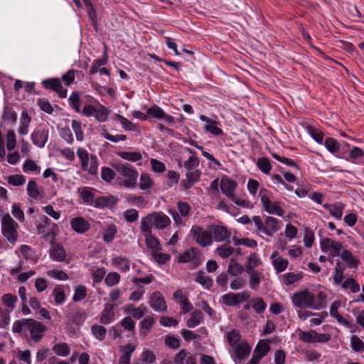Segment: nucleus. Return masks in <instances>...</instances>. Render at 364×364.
<instances>
[{"label":"nucleus","mask_w":364,"mask_h":364,"mask_svg":"<svg viewBox=\"0 0 364 364\" xmlns=\"http://www.w3.org/2000/svg\"><path fill=\"white\" fill-rule=\"evenodd\" d=\"M114 316L113 306L107 304L101 314L100 321L102 324H108L112 321Z\"/></svg>","instance_id":"obj_22"},{"label":"nucleus","mask_w":364,"mask_h":364,"mask_svg":"<svg viewBox=\"0 0 364 364\" xmlns=\"http://www.w3.org/2000/svg\"><path fill=\"white\" fill-rule=\"evenodd\" d=\"M69 102L76 112H80L81 100L77 92H73L69 97Z\"/></svg>","instance_id":"obj_52"},{"label":"nucleus","mask_w":364,"mask_h":364,"mask_svg":"<svg viewBox=\"0 0 364 364\" xmlns=\"http://www.w3.org/2000/svg\"><path fill=\"white\" fill-rule=\"evenodd\" d=\"M20 251L26 259H32L35 262H37L38 257L33 256V252L29 246L26 245H21L20 247Z\"/></svg>","instance_id":"obj_59"},{"label":"nucleus","mask_w":364,"mask_h":364,"mask_svg":"<svg viewBox=\"0 0 364 364\" xmlns=\"http://www.w3.org/2000/svg\"><path fill=\"white\" fill-rule=\"evenodd\" d=\"M26 182V178L23 175L15 174L9 176L8 183L14 186H22Z\"/></svg>","instance_id":"obj_55"},{"label":"nucleus","mask_w":364,"mask_h":364,"mask_svg":"<svg viewBox=\"0 0 364 364\" xmlns=\"http://www.w3.org/2000/svg\"><path fill=\"white\" fill-rule=\"evenodd\" d=\"M235 350V356L237 359L244 360L250 353L251 348L248 345H238L234 347Z\"/></svg>","instance_id":"obj_32"},{"label":"nucleus","mask_w":364,"mask_h":364,"mask_svg":"<svg viewBox=\"0 0 364 364\" xmlns=\"http://www.w3.org/2000/svg\"><path fill=\"white\" fill-rule=\"evenodd\" d=\"M236 186L237 183L229 178H223L221 180V191L229 198H233L234 191Z\"/></svg>","instance_id":"obj_14"},{"label":"nucleus","mask_w":364,"mask_h":364,"mask_svg":"<svg viewBox=\"0 0 364 364\" xmlns=\"http://www.w3.org/2000/svg\"><path fill=\"white\" fill-rule=\"evenodd\" d=\"M117 155L124 160L136 162L141 159V154L136 151H120Z\"/></svg>","instance_id":"obj_33"},{"label":"nucleus","mask_w":364,"mask_h":364,"mask_svg":"<svg viewBox=\"0 0 364 364\" xmlns=\"http://www.w3.org/2000/svg\"><path fill=\"white\" fill-rule=\"evenodd\" d=\"M18 224L12 219L9 214H6L1 220V231L3 235L7 240L11 243H14L17 240Z\"/></svg>","instance_id":"obj_3"},{"label":"nucleus","mask_w":364,"mask_h":364,"mask_svg":"<svg viewBox=\"0 0 364 364\" xmlns=\"http://www.w3.org/2000/svg\"><path fill=\"white\" fill-rule=\"evenodd\" d=\"M48 138V131L36 130L31 135V139L33 144L39 148H42L45 146Z\"/></svg>","instance_id":"obj_18"},{"label":"nucleus","mask_w":364,"mask_h":364,"mask_svg":"<svg viewBox=\"0 0 364 364\" xmlns=\"http://www.w3.org/2000/svg\"><path fill=\"white\" fill-rule=\"evenodd\" d=\"M343 289H350L351 292L358 293L360 291V286L353 278H348L343 284Z\"/></svg>","instance_id":"obj_44"},{"label":"nucleus","mask_w":364,"mask_h":364,"mask_svg":"<svg viewBox=\"0 0 364 364\" xmlns=\"http://www.w3.org/2000/svg\"><path fill=\"white\" fill-rule=\"evenodd\" d=\"M53 296L55 298V302L58 304H63L65 300L64 290L60 287H55L53 291Z\"/></svg>","instance_id":"obj_48"},{"label":"nucleus","mask_w":364,"mask_h":364,"mask_svg":"<svg viewBox=\"0 0 364 364\" xmlns=\"http://www.w3.org/2000/svg\"><path fill=\"white\" fill-rule=\"evenodd\" d=\"M116 171L125 178L123 185L127 188H134L136 184L138 172L129 164L117 163L114 166Z\"/></svg>","instance_id":"obj_2"},{"label":"nucleus","mask_w":364,"mask_h":364,"mask_svg":"<svg viewBox=\"0 0 364 364\" xmlns=\"http://www.w3.org/2000/svg\"><path fill=\"white\" fill-rule=\"evenodd\" d=\"M250 274V285L252 289H257L260 283V274L257 271L247 272Z\"/></svg>","instance_id":"obj_47"},{"label":"nucleus","mask_w":364,"mask_h":364,"mask_svg":"<svg viewBox=\"0 0 364 364\" xmlns=\"http://www.w3.org/2000/svg\"><path fill=\"white\" fill-rule=\"evenodd\" d=\"M193 239L202 247H208L213 244L211 230H205L200 226H193L191 230Z\"/></svg>","instance_id":"obj_5"},{"label":"nucleus","mask_w":364,"mask_h":364,"mask_svg":"<svg viewBox=\"0 0 364 364\" xmlns=\"http://www.w3.org/2000/svg\"><path fill=\"white\" fill-rule=\"evenodd\" d=\"M341 257L343 261L348 263V267L350 268L356 267L358 260H357L350 250H343L341 254Z\"/></svg>","instance_id":"obj_35"},{"label":"nucleus","mask_w":364,"mask_h":364,"mask_svg":"<svg viewBox=\"0 0 364 364\" xmlns=\"http://www.w3.org/2000/svg\"><path fill=\"white\" fill-rule=\"evenodd\" d=\"M141 232L145 237L146 245L148 248H150L154 252H159L161 250L159 240L152 235L151 230L144 223H143V228H140Z\"/></svg>","instance_id":"obj_9"},{"label":"nucleus","mask_w":364,"mask_h":364,"mask_svg":"<svg viewBox=\"0 0 364 364\" xmlns=\"http://www.w3.org/2000/svg\"><path fill=\"white\" fill-rule=\"evenodd\" d=\"M222 299L223 303L229 306H234L240 304V301L237 300L236 294L232 293L223 295Z\"/></svg>","instance_id":"obj_58"},{"label":"nucleus","mask_w":364,"mask_h":364,"mask_svg":"<svg viewBox=\"0 0 364 364\" xmlns=\"http://www.w3.org/2000/svg\"><path fill=\"white\" fill-rule=\"evenodd\" d=\"M70 225L73 230L81 234L87 231L90 228V223L82 217L73 218Z\"/></svg>","instance_id":"obj_16"},{"label":"nucleus","mask_w":364,"mask_h":364,"mask_svg":"<svg viewBox=\"0 0 364 364\" xmlns=\"http://www.w3.org/2000/svg\"><path fill=\"white\" fill-rule=\"evenodd\" d=\"M1 301L9 309L8 311H10L14 309L17 297L11 294H5L1 297Z\"/></svg>","instance_id":"obj_37"},{"label":"nucleus","mask_w":364,"mask_h":364,"mask_svg":"<svg viewBox=\"0 0 364 364\" xmlns=\"http://www.w3.org/2000/svg\"><path fill=\"white\" fill-rule=\"evenodd\" d=\"M259 169L265 174L269 173L272 166L268 159L262 157L258 159L257 163Z\"/></svg>","instance_id":"obj_43"},{"label":"nucleus","mask_w":364,"mask_h":364,"mask_svg":"<svg viewBox=\"0 0 364 364\" xmlns=\"http://www.w3.org/2000/svg\"><path fill=\"white\" fill-rule=\"evenodd\" d=\"M50 255L52 259L60 262L63 261L66 256L65 250L59 245L53 247L50 250Z\"/></svg>","instance_id":"obj_25"},{"label":"nucleus","mask_w":364,"mask_h":364,"mask_svg":"<svg viewBox=\"0 0 364 364\" xmlns=\"http://www.w3.org/2000/svg\"><path fill=\"white\" fill-rule=\"evenodd\" d=\"M117 198L113 196L98 197L95 200L94 206L97 208H104L109 205H114Z\"/></svg>","instance_id":"obj_20"},{"label":"nucleus","mask_w":364,"mask_h":364,"mask_svg":"<svg viewBox=\"0 0 364 364\" xmlns=\"http://www.w3.org/2000/svg\"><path fill=\"white\" fill-rule=\"evenodd\" d=\"M120 279V276L117 272H110L105 277V282L109 287H112L117 284Z\"/></svg>","instance_id":"obj_64"},{"label":"nucleus","mask_w":364,"mask_h":364,"mask_svg":"<svg viewBox=\"0 0 364 364\" xmlns=\"http://www.w3.org/2000/svg\"><path fill=\"white\" fill-rule=\"evenodd\" d=\"M52 350L54 353L59 356H67L70 354V348L65 343H60L55 344Z\"/></svg>","instance_id":"obj_38"},{"label":"nucleus","mask_w":364,"mask_h":364,"mask_svg":"<svg viewBox=\"0 0 364 364\" xmlns=\"http://www.w3.org/2000/svg\"><path fill=\"white\" fill-rule=\"evenodd\" d=\"M240 334L237 330L233 329L228 334V341L233 348L240 345Z\"/></svg>","instance_id":"obj_45"},{"label":"nucleus","mask_w":364,"mask_h":364,"mask_svg":"<svg viewBox=\"0 0 364 364\" xmlns=\"http://www.w3.org/2000/svg\"><path fill=\"white\" fill-rule=\"evenodd\" d=\"M200 119L203 122H206V124L205 126V130L207 132H210L215 136H219L223 134L222 129L217 127V122L215 121L212 120L204 115H201L200 117Z\"/></svg>","instance_id":"obj_19"},{"label":"nucleus","mask_w":364,"mask_h":364,"mask_svg":"<svg viewBox=\"0 0 364 364\" xmlns=\"http://www.w3.org/2000/svg\"><path fill=\"white\" fill-rule=\"evenodd\" d=\"M107 62V55L106 53L103 55V57L100 59L96 60L94 62L93 65L92 66L90 73L91 75H93L99 71L100 70V67L105 65Z\"/></svg>","instance_id":"obj_54"},{"label":"nucleus","mask_w":364,"mask_h":364,"mask_svg":"<svg viewBox=\"0 0 364 364\" xmlns=\"http://www.w3.org/2000/svg\"><path fill=\"white\" fill-rule=\"evenodd\" d=\"M213 237L216 242H230V232L226 227L222 225H211Z\"/></svg>","instance_id":"obj_11"},{"label":"nucleus","mask_w":364,"mask_h":364,"mask_svg":"<svg viewBox=\"0 0 364 364\" xmlns=\"http://www.w3.org/2000/svg\"><path fill=\"white\" fill-rule=\"evenodd\" d=\"M203 314L199 310H195L191 314V317L187 321V326L189 328H194L198 326L203 320Z\"/></svg>","instance_id":"obj_27"},{"label":"nucleus","mask_w":364,"mask_h":364,"mask_svg":"<svg viewBox=\"0 0 364 364\" xmlns=\"http://www.w3.org/2000/svg\"><path fill=\"white\" fill-rule=\"evenodd\" d=\"M27 323H28L27 330L29 331L31 338L36 342H39L44 336L47 329L46 326L31 318Z\"/></svg>","instance_id":"obj_7"},{"label":"nucleus","mask_w":364,"mask_h":364,"mask_svg":"<svg viewBox=\"0 0 364 364\" xmlns=\"http://www.w3.org/2000/svg\"><path fill=\"white\" fill-rule=\"evenodd\" d=\"M2 118L4 120L15 123L16 121L17 115L15 112L12 109V108L6 107L4 109V113L2 115Z\"/></svg>","instance_id":"obj_53"},{"label":"nucleus","mask_w":364,"mask_h":364,"mask_svg":"<svg viewBox=\"0 0 364 364\" xmlns=\"http://www.w3.org/2000/svg\"><path fill=\"white\" fill-rule=\"evenodd\" d=\"M113 263L123 272H126L129 269V261L124 257H118L113 260Z\"/></svg>","instance_id":"obj_60"},{"label":"nucleus","mask_w":364,"mask_h":364,"mask_svg":"<svg viewBox=\"0 0 364 364\" xmlns=\"http://www.w3.org/2000/svg\"><path fill=\"white\" fill-rule=\"evenodd\" d=\"M117 233V228L114 225H109L106 230L105 234L103 235V240L105 242H112Z\"/></svg>","instance_id":"obj_49"},{"label":"nucleus","mask_w":364,"mask_h":364,"mask_svg":"<svg viewBox=\"0 0 364 364\" xmlns=\"http://www.w3.org/2000/svg\"><path fill=\"white\" fill-rule=\"evenodd\" d=\"M316 332L311 331L309 332L301 331L299 333V338L304 342L314 343L316 342Z\"/></svg>","instance_id":"obj_56"},{"label":"nucleus","mask_w":364,"mask_h":364,"mask_svg":"<svg viewBox=\"0 0 364 364\" xmlns=\"http://www.w3.org/2000/svg\"><path fill=\"white\" fill-rule=\"evenodd\" d=\"M280 228L279 222L275 218L267 216L264 220V233L268 236H272Z\"/></svg>","instance_id":"obj_15"},{"label":"nucleus","mask_w":364,"mask_h":364,"mask_svg":"<svg viewBox=\"0 0 364 364\" xmlns=\"http://www.w3.org/2000/svg\"><path fill=\"white\" fill-rule=\"evenodd\" d=\"M144 223L150 228V230L152 228L164 230L170 225L171 220L167 215L161 212H153L141 218L140 228H143Z\"/></svg>","instance_id":"obj_1"},{"label":"nucleus","mask_w":364,"mask_h":364,"mask_svg":"<svg viewBox=\"0 0 364 364\" xmlns=\"http://www.w3.org/2000/svg\"><path fill=\"white\" fill-rule=\"evenodd\" d=\"M277 252H274L271 256L272 259V264L277 272L284 271L288 266V260L282 257H277Z\"/></svg>","instance_id":"obj_23"},{"label":"nucleus","mask_w":364,"mask_h":364,"mask_svg":"<svg viewBox=\"0 0 364 364\" xmlns=\"http://www.w3.org/2000/svg\"><path fill=\"white\" fill-rule=\"evenodd\" d=\"M262 264L261 260L256 253L251 254L247 259V263L245 266L246 272H252L255 269Z\"/></svg>","instance_id":"obj_26"},{"label":"nucleus","mask_w":364,"mask_h":364,"mask_svg":"<svg viewBox=\"0 0 364 364\" xmlns=\"http://www.w3.org/2000/svg\"><path fill=\"white\" fill-rule=\"evenodd\" d=\"M200 172L198 169L188 170L186 173V180L183 182V188L189 189L200 178Z\"/></svg>","instance_id":"obj_21"},{"label":"nucleus","mask_w":364,"mask_h":364,"mask_svg":"<svg viewBox=\"0 0 364 364\" xmlns=\"http://www.w3.org/2000/svg\"><path fill=\"white\" fill-rule=\"evenodd\" d=\"M308 132L312 138L318 144L323 143V134L321 131L316 129L313 126L307 127Z\"/></svg>","instance_id":"obj_46"},{"label":"nucleus","mask_w":364,"mask_h":364,"mask_svg":"<svg viewBox=\"0 0 364 364\" xmlns=\"http://www.w3.org/2000/svg\"><path fill=\"white\" fill-rule=\"evenodd\" d=\"M28 321H30V319L23 318L16 321L13 324L12 331L19 333L22 331L23 328L27 329L28 325Z\"/></svg>","instance_id":"obj_57"},{"label":"nucleus","mask_w":364,"mask_h":364,"mask_svg":"<svg viewBox=\"0 0 364 364\" xmlns=\"http://www.w3.org/2000/svg\"><path fill=\"white\" fill-rule=\"evenodd\" d=\"M200 257V251L197 248L192 247L186 250L178 256V262L186 263L193 260H198Z\"/></svg>","instance_id":"obj_17"},{"label":"nucleus","mask_w":364,"mask_h":364,"mask_svg":"<svg viewBox=\"0 0 364 364\" xmlns=\"http://www.w3.org/2000/svg\"><path fill=\"white\" fill-rule=\"evenodd\" d=\"M244 270V267L237 262L235 259H230L228 272L232 276H237L242 273Z\"/></svg>","instance_id":"obj_30"},{"label":"nucleus","mask_w":364,"mask_h":364,"mask_svg":"<svg viewBox=\"0 0 364 364\" xmlns=\"http://www.w3.org/2000/svg\"><path fill=\"white\" fill-rule=\"evenodd\" d=\"M196 282L200 283L201 285L205 287L206 288H210L213 284V280L210 277L205 276V272L202 270H200L197 272Z\"/></svg>","instance_id":"obj_40"},{"label":"nucleus","mask_w":364,"mask_h":364,"mask_svg":"<svg viewBox=\"0 0 364 364\" xmlns=\"http://www.w3.org/2000/svg\"><path fill=\"white\" fill-rule=\"evenodd\" d=\"M351 347L355 351H364V343L355 335L351 336Z\"/></svg>","instance_id":"obj_61"},{"label":"nucleus","mask_w":364,"mask_h":364,"mask_svg":"<svg viewBox=\"0 0 364 364\" xmlns=\"http://www.w3.org/2000/svg\"><path fill=\"white\" fill-rule=\"evenodd\" d=\"M155 323V320L151 316H146L145 317L141 322V330H140V334L143 336H146L148 334L149 330L153 326V325Z\"/></svg>","instance_id":"obj_28"},{"label":"nucleus","mask_w":364,"mask_h":364,"mask_svg":"<svg viewBox=\"0 0 364 364\" xmlns=\"http://www.w3.org/2000/svg\"><path fill=\"white\" fill-rule=\"evenodd\" d=\"M291 300L294 305L299 308H309L316 309H320L321 308V304L317 306H315V296L312 293L308 291L307 290L294 294Z\"/></svg>","instance_id":"obj_4"},{"label":"nucleus","mask_w":364,"mask_h":364,"mask_svg":"<svg viewBox=\"0 0 364 364\" xmlns=\"http://www.w3.org/2000/svg\"><path fill=\"white\" fill-rule=\"evenodd\" d=\"M109 114V110H108L105 106L100 105L96 107L95 117L98 122H103L107 119Z\"/></svg>","instance_id":"obj_36"},{"label":"nucleus","mask_w":364,"mask_h":364,"mask_svg":"<svg viewBox=\"0 0 364 364\" xmlns=\"http://www.w3.org/2000/svg\"><path fill=\"white\" fill-rule=\"evenodd\" d=\"M261 202L264 210L269 214L283 216L285 213L284 210L279 206V202H272L266 195L261 196Z\"/></svg>","instance_id":"obj_8"},{"label":"nucleus","mask_w":364,"mask_h":364,"mask_svg":"<svg viewBox=\"0 0 364 364\" xmlns=\"http://www.w3.org/2000/svg\"><path fill=\"white\" fill-rule=\"evenodd\" d=\"M80 195L83 202L87 204H92L95 202V194L89 188H82Z\"/></svg>","instance_id":"obj_39"},{"label":"nucleus","mask_w":364,"mask_h":364,"mask_svg":"<svg viewBox=\"0 0 364 364\" xmlns=\"http://www.w3.org/2000/svg\"><path fill=\"white\" fill-rule=\"evenodd\" d=\"M324 145L328 151L335 154L340 150V144L338 142L331 137H328L325 140Z\"/></svg>","instance_id":"obj_41"},{"label":"nucleus","mask_w":364,"mask_h":364,"mask_svg":"<svg viewBox=\"0 0 364 364\" xmlns=\"http://www.w3.org/2000/svg\"><path fill=\"white\" fill-rule=\"evenodd\" d=\"M302 277V274H294L292 272L287 273L284 275V281L286 285H291Z\"/></svg>","instance_id":"obj_62"},{"label":"nucleus","mask_w":364,"mask_h":364,"mask_svg":"<svg viewBox=\"0 0 364 364\" xmlns=\"http://www.w3.org/2000/svg\"><path fill=\"white\" fill-rule=\"evenodd\" d=\"M269 341H264V340L260 341L257 343V345L254 350V353L257 355H259L262 358H263L264 355H266L270 349L269 346Z\"/></svg>","instance_id":"obj_34"},{"label":"nucleus","mask_w":364,"mask_h":364,"mask_svg":"<svg viewBox=\"0 0 364 364\" xmlns=\"http://www.w3.org/2000/svg\"><path fill=\"white\" fill-rule=\"evenodd\" d=\"M31 120V117L28 116V113L26 111L23 112L21 117V125L18 130L20 134L24 135L28 133V127Z\"/></svg>","instance_id":"obj_31"},{"label":"nucleus","mask_w":364,"mask_h":364,"mask_svg":"<svg viewBox=\"0 0 364 364\" xmlns=\"http://www.w3.org/2000/svg\"><path fill=\"white\" fill-rule=\"evenodd\" d=\"M91 330L92 334L97 339L100 341H102L105 339L107 331L104 326L95 324L92 326Z\"/></svg>","instance_id":"obj_42"},{"label":"nucleus","mask_w":364,"mask_h":364,"mask_svg":"<svg viewBox=\"0 0 364 364\" xmlns=\"http://www.w3.org/2000/svg\"><path fill=\"white\" fill-rule=\"evenodd\" d=\"M344 204L340 203H336L333 205L330 204H324L323 208L328 209L330 212V214L335 217L337 219H341L343 215V210L344 208Z\"/></svg>","instance_id":"obj_24"},{"label":"nucleus","mask_w":364,"mask_h":364,"mask_svg":"<svg viewBox=\"0 0 364 364\" xmlns=\"http://www.w3.org/2000/svg\"><path fill=\"white\" fill-rule=\"evenodd\" d=\"M28 196L33 199H41L45 197V192L43 187L38 186L34 180H31L27 185Z\"/></svg>","instance_id":"obj_13"},{"label":"nucleus","mask_w":364,"mask_h":364,"mask_svg":"<svg viewBox=\"0 0 364 364\" xmlns=\"http://www.w3.org/2000/svg\"><path fill=\"white\" fill-rule=\"evenodd\" d=\"M117 119L121 123L123 129L127 131H133L136 129V126L132 122L129 121L127 119L124 117L120 114L116 115Z\"/></svg>","instance_id":"obj_63"},{"label":"nucleus","mask_w":364,"mask_h":364,"mask_svg":"<svg viewBox=\"0 0 364 364\" xmlns=\"http://www.w3.org/2000/svg\"><path fill=\"white\" fill-rule=\"evenodd\" d=\"M149 304L155 311L164 312L167 309L166 301L159 291H154L151 294Z\"/></svg>","instance_id":"obj_10"},{"label":"nucleus","mask_w":364,"mask_h":364,"mask_svg":"<svg viewBox=\"0 0 364 364\" xmlns=\"http://www.w3.org/2000/svg\"><path fill=\"white\" fill-rule=\"evenodd\" d=\"M87 296V289L85 286L79 285L75 289V294L73 296V301L75 302L80 301L85 299Z\"/></svg>","instance_id":"obj_51"},{"label":"nucleus","mask_w":364,"mask_h":364,"mask_svg":"<svg viewBox=\"0 0 364 364\" xmlns=\"http://www.w3.org/2000/svg\"><path fill=\"white\" fill-rule=\"evenodd\" d=\"M136 346L132 344H127L124 346V353L119 359V364H129L132 353L134 351Z\"/></svg>","instance_id":"obj_29"},{"label":"nucleus","mask_w":364,"mask_h":364,"mask_svg":"<svg viewBox=\"0 0 364 364\" xmlns=\"http://www.w3.org/2000/svg\"><path fill=\"white\" fill-rule=\"evenodd\" d=\"M218 255L222 258H227L234 252V248L227 245H223L216 249Z\"/></svg>","instance_id":"obj_50"},{"label":"nucleus","mask_w":364,"mask_h":364,"mask_svg":"<svg viewBox=\"0 0 364 364\" xmlns=\"http://www.w3.org/2000/svg\"><path fill=\"white\" fill-rule=\"evenodd\" d=\"M43 84L46 88L56 92L60 97H66L67 90L63 88L59 79L53 78L50 80H46L43 82Z\"/></svg>","instance_id":"obj_12"},{"label":"nucleus","mask_w":364,"mask_h":364,"mask_svg":"<svg viewBox=\"0 0 364 364\" xmlns=\"http://www.w3.org/2000/svg\"><path fill=\"white\" fill-rule=\"evenodd\" d=\"M77 156L81 160L82 167L84 171H87L91 175H95L97 172V158L95 155H91L89 158L88 153L82 149H78Z\"/></svg>","instance_id":"obj_6"}]
</instances>
